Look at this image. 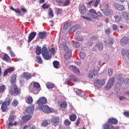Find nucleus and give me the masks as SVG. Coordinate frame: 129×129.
Listing matches in <instances>:
<instances>
[{"instance_id":"obj_43","label":"nucleus","mask_w":129,"mask_h":129,"mask_svg":"<svg viewBox=\"0 0 129 129\" xmlns=\"http://www.w3.org/2000/svg\"><path fill=\"white\" fill-rule=\"evenodd\" d=\"M33 87L36 89H38L40 87V84L38 83H34L33 84Z\"/></svg>"},{"instance_id":"obj_12","label":"nucleus","mask_w":129,"mask_h":129,"mask_svg":"<svg viewBox=\"0 0 129 129\" xmlns=\"http://www.w3.org/2000/svg\"><path fill=\"white\" fill-rule=\"evenodd\" d=\"M120 44L121 45H125V44L129 43V36L126 37H123L121 40H120Z\"/></svg>"},{"instance_id":"obj_7","label":"nucleus","mask_w":129,"mask_h":129,"mask_svg":"<svg viewBox=\"0 0 129 129\" xmlns=\"http://www.w3.org/2000/svg\"><path fill=\"white\" fill-rule=\"evenodd\" d=\"M121 13L117 12L114 15V19L116 23H119L121 21Z\"/></svg>"},{"instance_id":"obj_23","label":"nucleus","mask_w":129,"mask_h":129,"mask_svg":"<svg viewBox=\"0 0 129 129\" xmlns=\"http://www.w3.org/2000/svg\"><path fill=\"white\" fill-rule=\"evenodd\" d=\"M67 102L66 101H62L60 103V104L59 105L60 108H62V109H66L67 108L68 106Z\"/></svg>"},{"instance_id":"obj_13","label":"nucleus","mask_w":129,"mask_h":129,"mask_svg":"<svg viewBox=\"0 0 129 129\" xmlns=\"http://www.w3.org/2000/svg\"><path fill=\"white\" fill-rule=\"evenodd\" d=\"M115 80V79L114 78H111L107 84L106 88H107L108 89H109V88H111V86H112V85L114 84Z\"/></svg>"},{"instance_id":"obj_31","label":"nucleus","mask_w":129,"mask_h":129,"mask_svg":"<svg viewBox=\"0 0 129 129\" xmlns=\"http://www.w3.org/2000/svg\"><path fill=\"white\" fill-rule=\"evenodd\" d=\"M122 16L126 21H129V14L126 12H122Z\"/></svg>"},{"instance_id":"obj_50","label":"nucleus","mask_w":129,"mask_h":129,"mask_svg":"<svg viewBox=\"0 0 129 129\" xmlns=\"http://www.w3.org/2000/svg\"><path fill=\"white\" fill-rule=\"evenodd\" d=\"M14 119H15V116L12 115L10 116L9 120L10 122H13Z\"/></svg>"},{"instance_id":"obj_32","label":"nucleus","mask_w":129,"mask_h":129,"mask_svg":"<svg viewBox=\"0 0 129 129\" xmlns=\"http://www.w3.org/2000/svg\"><path fill=\"white\" fill-rule=\"evenodd\" d=\"M23 129H36V126H34V124L25 125Z\"/></svg>"},{"instance_id":"obj_2","label":"nucleus","mask_w":129,"mask_h":129,"mask_svg":"<svg viewBox=\"0 0 129 129\" xmlns=\"http://www.w3.org/2000/svg\"><path fill=\"white\" fill-rule=\"evenodd\" d=\"M13 89H10L9 90V93L12 95L14 94H16V95H20L21 94V89L18 88L17 85H13L12 86Z\"/></svg>"},{"instance_id":"obj_15","label":"nucleus","mask_w":129,"mask_h":129,"mask_svg":"<svg viewBox=\"0 0 129 129\" xmlns=\"http://www.w3.org/2000/svg\"><path fill=\"white\" fill-rule=\"evenodd\" d=\"M97 75V70L94 69L92 72H89L88 75V78H93V76H96Z\"/></svg>"},{"instance_id":"obj_41","label":"nucleus","mask_w":129,"mask_h":129,"mask_svg":"<svg viewBox=\"0 0 129 129\" xmlns=\"http://www.w3.org/2000/svg\"><path fill=\"white\" fill-rule=\"evenodd\" d=\"M97 47H98L99 50H102L103 49V44L101 43H97Z\"/></svg>"},{"instance_id":"obj_30","label":"nucleus","mask_w":129,"mask_h":129,"mask_svg":"<svg viewBox=\"0 0 129 129\" xmlns=\"http://www.w3.org/2000/svg\"><path fill=\"white\" fill-rule=\"evenodd\" d=\"M80 10L81 11V14H83V15H85V14H86V8L84 5H82L80 7Z\"/></svg>"},{"instance_id":"obj_39","label":"nucleus","mask_w":129,"mask_h":129,"mask_svg":"<svg viewBox=\"0 0 129 129\" xmlns=\"http://www.w3.org/2000/svg\"><path fill=\"white\" fill-rule=\"evenodd\" d=\"M5 90H6V86L5 85L0 86V93H3V92H5Z\"/></svg>"},{"instance_id":"obj_35","label":"nucleus","mask_w":129,"mask_h":129,"mask_svg":"<svg viewBox=\"0 0 129 129\" xmlns=\"http://www.w3.org/2000/svg\"><path fill=\"white\" fill-rule=\"evenodd\" d=\"M35 61L39 64H42L43 63V60L40 56H36Z\"/></svg>"},{"instance_id":"obj_28","label":"nucleus","mask_w":129,"mask_h":129,"mask_svg":"<svg viewBox=\"0 0 129 129\" xmlns=\"http://www.w3.org/2000/svg\"><path fill=\"white\" fill-rule=\"evenodd\" d=\"M103 12L105 16H110V15H112V12L109 9H104Z\"/></svg>"},{"instance_id":"obj_37","label":"nucleus","mask_w":129,"mask_h":129,"mask_svg":"<svg viewBox=\"0 0 129 129\" xmlns=\"http://www.w3.org/2000/svg\"><path fill=\"white\" fill-rule=\"evenodd\" d=\"M77 94L78 95H79V96H81V97H83V96H84L85 95V93H83V92H81V91H80V90H77L76 91Z\"/></svg>"},{"instance_id":"obj_40","label":"nucleus","mask_w":129,"mask_h":129,"mask_svg":"<svg viewBox=\"0 0 129 129\" xmlns=\"http://www.w3.org/2000/svg\"><path fill=\"white\" fill-rule=\"evenodd\" d=\"M3 60H4V61H8L9 60H10V56H9V55H8V54L5 53L3 56Z\"/></svg>"},{"instance_id":"obj_29","label":"nucleus","mask_w":129,"mask_h":129,"mask_svg":"<svg viewBox=\"0 0 129 129\" xmlns=\"http://www.w3.org/2000/svg\"><path fill=\"white\" fill-rule=\"evenodd\" d=\"M69 79L71 81H73V82H77V81H79V79L74 76H70L69 77Z\"/></svg>"},{"instance_id":"obj_61","label":"nucleus","mask_w":129,"mask_h":129,"mask_svg":"<svg viewBox=\"0 0 129 129\" xmlns=\"http://www.w3.org/2000/svg\"><path fill=\"white\" fill-rule=\"evenodd\" d=\"M119 99L120 100H124V99H126V97H125V96H119Z\"/></svg>"},{"instance_id":"obj_9","label":"nucleus","mask_w":129,"mask_h":129,"mask_svg":"<svg viewBox=\"0 0 129 129\" xmlns=\"http://www.w3.org/2000/svg\"><path fill=\"white\" fill-rule=\"evenodd\" d=\"M60 121V118L59 117H52L51 118V122H52L54 126L59 125V122Z\"/></svg>"},{"instance_id":"obj_44","label":"nucleus","mask_w":129,"mask_h":129,"mask_svg":"<svg viewBox=\"0 0 129 129\" xmlns=\"http://www.w3.org/2000/svg\"><path fill=\"white\" fill-rule=\"evenodd\" d=\"M64 125H70L71 124V122L69 119H66L64 121Z\"/></svg>"},{"instance_id":"obj_4","label":"nucleus","mask_w":129,"mask_h":129,"mask_svg":"<svg viewBox=\"0 0 129 129\" xmlns=\"http://www.w3.org/2000/svg\"><path fill=\"white\" fill-rule=\"evenodd\" d=\"M96 15V11L93 9H92L89 10V13L87 14V16L90 17V18H92V19H94L95 20H99V17L97 16Z\"/></svg>"},{"instance_id":"obj_22","label":"nucleus","mask_w":129,"mask_h":129,"mask_svg":"<svg viewBox=\"0 0 129 129\" xmlns=\"http://www.w3.org/2000/svg\"><path fill=\"white\" fill-rule=\"evenodd\" d=\"M23 77L25 78L27 80H29V79H31L32 78V75L31 74L27 73V72H25L23 74Z\"/></svg>"},{"instance_id":"obj_46","label":"nucleus","mask_w":129,"mask_h":129,"mask_svg":"<svg viewBox=\"0 0 129 129\" xmlns=\"http://www.w3.org/2000/svg\"><path fill=\"white\" fill-rule=\"evenodd\" d=\"M96 15H97L96 16L97 17H98L99 19V18H102V17H103V14L100 12H98L96 13Z\"/></svg>"},{"instance_id":"obj_62","label":"nucleus","mask_w":129,"mask_h":129,"mask_svg":"<svg viewBox=\"0 0 129 129\" xmlns=\"http://www.w3.org/2000/svg\"><path fill=\"white\" fill-rule=\"evenodd\" d=\"M79 123H80V118H78L77 121L75 123L76 125L77 126L79 125Z\"/></svg>"},{"instance_id":"obj_64","label":"nucleus","mask_w":129,"mask_h":129,"mask_svg":"<svg viewBox=\"0 0 129 129\" xmlns=\"http://www.w3.org/2000/svg\"><path fill=\"white\" fill-rule=\"evenodd\" d=\"M100 2V1L99 0H96L95 2L94 7H96L97 6H98V4H99Z\"/></svg>"},{"instance_id":"obj_26","label":"nucleus","mask_w":129,"mask_h":129,"mask_svg":"<svg viewBox=\"0 0 129 129\" xmlns=\"http://www.w3.org/2000/svg\"><path fill=\"white\" fill-rule=\"evenodd\" d=\"M39 36L40 39H45L47 37L46 32H41L39 33Z\"/></svg>"},{"instance_id":"obj_34","label":"nucleus","mask_w":129,"mask_h":129,"mask_svg":"<svg viewBox=\"0 0 129 129\" xmlns=\"http://www.w3.org/2000/svg\"><path fill=\"white\" fill-rule=\"evenodd\" d=\"M53 66L54 68H55V69H59V61L57 60H54L53 62Z\"/></svg>"},{"instance_id":"obj_25","label":"nucleus","mask_w":129,"mask_h":129,"mask_svg":"<svg viewBox=\"0 0 129 129\" xmlns=\"http://www.w3.org/2000/svg\"><path fill=\"white\" fill-rule=\"evenodd\" d=\"M31 117V115H25L23 117H22V120L24 122H27V121H29Z\"/></svg>"},{"instance_id":"obj_27","label":"nucleus","mask_w":129,"mask_h":129,"mask_svg":"<svg viewBox=\"0 0 129 129\" xmlns=\"http://www.w3.org/2000/svg\"><path fill=\"white\" fill-rule=\"evenodd\" d=\"M26 102L28 104L33 103V98L31 96H28V97L26 98Z\"/></svg>"},{"instance_id":"obj_54","label":"nucleus","mask_w":129,"mask_h":129,"mask_svg":"<svg viewBox=\"0 0 129 129\" xmlns=\"http://www.w3.org/2000/svg\"><path fill=\"white\" fill-rule=\"evenodd\" d=\"M81 18H83V19H84L85 20H87V21H91L92 19L90 17H87L86 16H81Z\"/></svg>"},{"instance_id":"obj_57","label":"nucleus","mask_w":129,"mask_h":129,"mask_svg":"<svg viewBox=\"0 0 129 129\" xmlns=\"http://www.w3.org/2000/svg\"><path fill=\"white\" fill-rule=\"evenodd\" d=\"M124 84L126 85H128L129 84V79H126L123 80Z\"/></svg>"},{"instance_id":"obj_3","label":"nucleus","mask_w":129,"mask_h":129,"mask_svg":"<svg viewBox=\"0 0 129 129\" xmlns=\"http://www.w3.org/2000/svg\"><path fill=\"white\" fill-rule=\"evenodd\" d=\"M38 109L43 111L44 113H50V112H52V109L48 105L39 106Z\"/></svg>"},{"instance_id":"obj_18","label":"nucleus","mask_w":129,"mask_h":129,"mask_svg":"<svg viewBox=\"0 0 129 129\" xmlns=\"http://www.w3.org/2000/svg\"><path fill=\"white\" fill-rule=\"evenodd\" d=\"M13 71H15V69H14L13 67L8 68L4 72V77L6 76V75H8L9 73H12V72H13Z\"/></svg>"},{"instance_id":"obj_36","label":"nucleus","mask_w":129,"mask_h":129,"mask_svg":"<svg viewBox=\"0 0 129 129\" xmlns=\"http://www.w3.org/2000/svg\"><path fill=\"white\" fill-rule=\"evenodd\" d=\"M48 15L49 18H54V13H53L52 8L49 9Z\"/></svg>"},{"instance_id":"obj_42","label":"nucleus","mask_w":129,"mask_h":129,"mask_svg":"<svg viewBox=\"0 0 129 129\" xmlns=\"http://www.w3.org/2000/svg\"><path fill=\"white\" fill-rule=\"evenodd\" d=\"M103 129H110L109 124H108L107 123L104 124L103 125Z\"/></svg>"},{"instance_id":"obj_52","label":"nucleus","mask_w":129,"mask_h":129,"mask_svg":"<svg viewBox=\"0 0 129 129\" xmlns=\"http://www.w3.org/2000/svg\"><path fill=\"white\" fill-rule=\"evenodd\" d=\"M112 29L114 30V31H117V30H118V27L115 24H113Z\"/></svg>"},{"instance_id":"obj_55","label":"nucleus","mask_w":129,"mask_h":129,"mask_svg":"<svg viewBox=\"0 0 129 129\" xmlns=\"http://www.w3.org/2000/svg\"><path fill=\"white\" fill-rule=\"evenodd\" d=\"M70 4V1L67 0L64 2V4L62 5V7H67V6H68Z\"/></svg>"},{"instance_id":"obj_56","label":"nucleus","mask_w":129,"mask_h":129,"mask_svg":"<svg viewBox=\"0 0 129 129\" xmlns=\"http://www.w3.org/2000/svg\"><path fill=\"white\" fill-rule=\"evenodd\" d=\"M18 103L19 102H18V101L17 100H14L13 102L12 103V105H14V106H17Z\"/></svg>"},{"instance_id":"obj_17","label":"nucleus","mask_w":129,"mask_h":129,"mask_svg":"<svg viewBox=\"0 0 129 129\" xmlns=\"http://www.w3.org/2000/svg\"><path fill=\"white\" fill-rule=\"evenodd\" d=\"M78 29H80V26L75 25L70 28V29L69 30V33L70 34H73V33H74L76 30H78Z\"/></svg>"},{"instance_id":"obj_63","label":"nucleus","mask_w":129,"mask_h":129,"mask_svg":"<svg viewBox=\"0 0 129 129\" xmlns=\"http://www.w3.org/2000/svg\"><path fill=\"white\" fill-rule=\"evenodd\" d=\"M123 115L126 117H129V111L124 112Z\"/></svg>"},{"instance_id":"obj_11","label":"nucleus","mask_w":129,"mask_h":129,"mask_svg":"<svg viewBox=\"0 0 129 129\" xmlns=\"http://www.w3.org/2000/svg\"><path fill=\"white\" fill-rule=\"evenodd\" d=\"M108 123L109 124H115L116 125L118 123V121H117V119L115 118H109L107 121Z\"/></svg>"},{"instance_id":"obj_53","label":"nucleus","mask_w":129,"mask_h":129,"mask_svg":"<svg viewBox=\"0 0 129 129\" xmlns=\"http://www.w3.org/2000/svg\"><path fill=\"white\" fill-rule=\"evenodd\" d=\"M42 126H47L48 125V121L47 120H44L42 123Z\"/></svg>"},{"instance_id":"obj_47","label":"nucleus","mask_w":129,"mask_h":129,"mask_svg":"<svg viewBox=\"0 0 129 129\" xmlns=\"http://www.w3.org/2000/svg\"><path fill=\"white\" fill-rule=\"evenodd\" d=\"M75 40H76V41H83V37H81L80 36H76L75 37Z\"/></svg>"},{"instance_id":"obj_6","label":"nucleus","mask_w":129,"mask_h":129,"mask_svg":"<svg viewBox=\"0 0 129 129\" xmlns=\"http://www.w3.org/2000/svg\"><path fill=\"white\" fill-rule=\"evenodd\" d=\"M64 51H66V53L64 55L65 59H70V57L72 56L71 50L69 49V48L66 46L64 48Z\"/></svg>"},{"instance_id":"obj_24","label":"nucleus","mask_w":129,"mask_h":129,"mask_svg":"<svg viewBox=\"0 0 129 129\" xmlns=\"http://www.w3.org/2000/svg\"><path fill=\"white\" fill-rule=\"evenodd\" d=\"M17 80V76L14 75L12 76L10 80V83L12 84V86H13L14 85H16V81Z\"/></svg>"},{"instance_id":"obj_38","label":"nucleus","mask_w":129,"mask_h":129,"mask_svg":"<svg viewBox=\"0 0 129 129\" xmlns=\"http://www.w3.org/2000/svg\"><path fill=\"white\" fill-rule=\"evenodd\" d=\"M54 84L51 83H47L46 84V87L48 88V89H51L52 88H54Z\"/></svg>"},{"instance_id":"obj_20","label":"nucleus","mask_w":129,"mask_h":129,"mask_svg":"<svg viewBox=\"0 0 129 129\" xmlns=\"http://www.w3.org/2000/svg\"><path fill=\"white\" fill-rule=\"evenodd\" d=\"M70 69L73 70V72L74 73H76V74H80V71L76 67L74 66H71L70 67Z\"/></svg>"},{"instance_id":"obj_1","label":"nucleus","mask_w":129,"mask_h":129,"mask_svg":"<svg viewBox=\"0 0 129 129\" xmlns=\"http://www.w3.org/2000/svg\"><path fill=\"white\" fill-rule=\"evenodd\" d=\"M42 54V57L45 60H50L52 58V55L49 54V51L47 49V47L45 46H44L42 48L40 46H37L36 49V54L37 55H40Z\"/></svg>"},{"instance_id":"obj_8","label":"nucleus","mask_w":129,"mask_h":129,"mask_svg":"<svg viewBox=\"0 0 129 129\" xmlns=\"http://www.w3.org/2000/svg\"><path fill=\"white\" fill-rule=\"evenodd\" d=\"M37 103L38 105L46 104L47 103V99L44 97H40L37 100Z\"/></svg>"},{"instance_id":"obj_19","label":"nucleus","mask_w":129,"mask_h":129,"mask_svg":"<svg viewBox=\"0 0 129 129\" xmlns=\"http://www.w3.org/2000/svg\"><path fill=\"white\" fill-rule=\"evenodd\" d=\"M95 84H98V85H100V86H103L105 85V81L104 80H97L94 81Z\"/></svg>"},{"instance_id":"obj_21","label":"nucleus","mask_w":129,"mask_h":129,"mask_svg":"<svg viewBox=\"0 0 129 129\" xmlns=\"http://www.w3.org/2000/svg\"><path fill=\"white\" fill-rule=\"evenodd\" d=\"M72 22H67L63 25V29L67 30V29H68V28H70V27H72Z\"/></svg>"},{"instance_id":"obj_60","label":"nucleus","mask_w":129,"mask_h":129,"mask_svg":"<svg viewBox=\"0 0 129 129\" xmlns=\"http://www.w3.org/2000/svg\"><path fill=\"white\" fill-rule=\"evenodd\" d=\"M110 33H111L110 29L107 28V29H106V30H105V33H106L107 35H109V34H110Z\"/></svg>"},{"instance_id":"obj_16","label":"nucleus","mask_w":129,"mask_h":129,"mask_svg":"<svg viewBox=\"0 0 129 129\" xmlns=\"http://www.w3.org/2000/svg\"><path fill=\"white\" fill-rule=\"evenodd\" d=\"M36 35H37L36 32H31L28 36V43L31 42L32 41V40L34 39V38L36 37Z\"/></svg>"},{"instance_id":"obj_45","label":"nucleus","mask_w":129,"mask_h":129,"mask_svg":"<svg viewBox=\"0 0 129 129\" xmlns=\"http://www.w3.org/2000/svg\"><path fill=\"white\" fill-rule=\"evenodd\" d=\"M79 55L81 59H84V58H85V53L83 52H80Z\"/></svg>"},{"instance_id":"obj_10","label":"nucleus","mask_w":129,"mask_h":129,"mask_svg":"<svg viewBox=\"0 0 129 129\" xmlns=\"http://www.w3.org/2000/svg\"><path fill=\"white\" fill-rule=\"evenodd\" d=\"M113 6L118 11H124V7L123 5H119L117 3H113Z\"/></svg>"},{"instance_id":"obj_14","label":"nucleus","mask_w":129,"mask_h":129,"mask_svg":"<svg viewBox=\"0 0 129 129\" xmlns=\"http://www.w3.org/2000/svg\"><path fill=\"white\" fill-rule=\"evenodd\" d=\"M34 105H31L29 107L26 108V111L27 113H28V115H31V114H33V112H34Z\"/></svg>"},{"instance_id":"obj_5","label":"nucleus","mask_w":129,"mask_h":129,"mask_svg":"<svg viewBox=\"0 0 129 129\" xmlns=\"http://www.w3.org/2000/svg\"><path fill=\"white\" fill-rule=\"evenodd\" d=\"M11 104V102L10 99L9 100H5L1 106V109L3 112H6L7 109H8V106Z\"/></svg>"},{"instance_id":"obj_33","label":"nucleus","mask_w":129,"mask_h":129,"mask_svg":"<svg viewBox=\"0 0 129 129\" xmlns=\"http://www.w3.org/2000/svg\"><path fill=\"white\" fill-rule=\"evenodd\" d=\"M77 116H76V114L73 113L70 115V119L71 121H75L76 120Z\"/></svg>"},{"instance_id":"obj_48","label":"nucleus","mask_w":129,"mask_h":129,"mask_svg":"<svg viewBox=\"0 0 129 129\" xmlns=\"http://www.w3.org/2000/svg\"><path fill=\"white\" fill-rule=\"evenodd\" d=\"M13 11L16 13V14H18L19 16L22 15V12L20 11V9H13Z\"/></svg>"},{"instance_id":"obj_58","label":"nucleus","mask_w":129,"mask_h":129,"mask_svg":"<svg viewBox=\"0 0 129 129\" xmlns=\"http://www.w3.org/2000/svg\"><path fill=\"white\" fill-rule=\"evenodd\" d=\"M62 9H57V15H61L62 14Z\"/></svg>"},{"instance_id":"obj_59","label":"nucleus","mask_w":129,"mask_h":129,"mask_svg":"<svg viewBox=\"0 0 129 129\" xmlns=\"http://www.w3.org/2000/svg\"><path fill=\"white\" fill-rule=\"evenodd\" d=\"M108 73L109 76H111V75H112V73H113L112 70L111 69H109Z\"/></svg>"},{"instance_id":"obj_51","label":"nucleus","mask_w":129,"mask_h":129,"mask_svg":"<svg viewBox=\"0 0 129 129\" xmlns=\"http://www.w3.org/2000/svg\"><path fill=\"white\" fill-rule=\"evenodd\" d=\"M49 51L50 52V53H51V54H53V55H54L55 53L56 52V50H55V48L54 47L51 48L49 50Z\"/></svg>"},{"instance_id":"obj_49","label":"nucleus","mask_w":129,"mask_h":129,"mask_svg":"<svg viewBox=\"0 0 129 129\" xmlns=\"http://www.w3.org/2000/svg\"><path fill=\"white\" fill-rule=\"evenodd\" d=\"M49 8H50V6H49L46 4H44L42 6V8L43 9V10H45V9H49Z\"/></svg>"}]
</instances>
